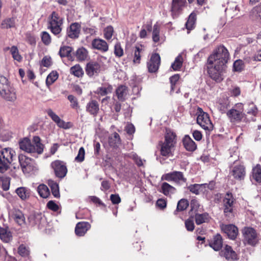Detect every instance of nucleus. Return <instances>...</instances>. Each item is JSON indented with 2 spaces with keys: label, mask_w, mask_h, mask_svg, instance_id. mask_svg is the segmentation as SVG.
I'll return each instance as SVG.
<instances>
[{
  "label": "nucleus",
  "mask_w": 261,
  "mask_h": 261,
  "mask_svg": "<svg viewBox=\"0 0 261 261\" xmlns=\"http://www.w3.org/2000/svg\"><path fill=\"white\" fill-rule=\"evenodd\" d=\"M229 57L227 49L222 45L216 48L209 56L207 59V72L213 80L217 82L223 80Z\"/></svg>",
  "instance_id": "f257e3e1"
},
{
  "label": "nucleus",
  "mask_w": 261,
  "mask_h": 261,
  "mask_svg": "<svg viewBox=\"0 0 261 261\" xmlns=\"http://www.w3.org/2000/svg\"><path fill=\"white\" fill-rule=\"evenodd\" d=\"M176 135L170 130H167L165 136V141L161 146V154L164 156L172 154V150L176 142Z\"/></svg>",
  "instance_id": "f03ea898"
},
{
  "label": "nucleus",
  "mask_w": 261,
  "mask_h": 261,
  "mask_svg": "<svg viewBox=\"0 0 261 261\" xmlns=\"http://www.w3.org/2000/svg\"><path fill=\"white\" fill-rule=\"evenodd\" d=\"M15 151L11 148H4L0 151V172L4 173L9 168L15 158Z\"/></svg>",
  "instance_id": "7ed1b4c3"
},
{
  "label": "nucleus",
  "mask_w": 261,
  "mask_h": 261,
  "mask_svg": "<svg viewBox=\"0 0 261 261\" xmlns=\"http://www.w3.org/2000/svg\"><path fill=\"white\" fill-rule=\"evenodd\" d=\"M242 233L244 244L255 246L258 243L259 240V235L253 228L245 227L242 230Z\"/></svg>",
  "instance_id": "20e7f679"
},
{
  "label": "nucleus",
  "mask_w": 261,
  "mask_h": 261,
  "mask_svg": "<svg viewBox=\"0 0 261 261\" xmlns=\"http://www.w3.org/2000/svg\"><path fill=\"white\" fill-rule=\"evenodd\" d=\"M63 19L59 16V14L53 12L49 18L48 28L55 35H59L62 31Z\"/></svg>",
  "instance_id": "39448f33"
},
{
  "label": "nucleus",
  "mask_w": 261,
  "mask_h": 261,
  "mask_svg": "<svg viewBox=\"0 0 261 261\" xmlns=\"http://www.w3.org/2000/svg\"><path fill=\"white\" fill-rule=\"evenodd\" d=\"M198 111L197 117V123L204 130H212L213 129V124L208 114L204 112L201 108H199Z\"/></svg>",
  "instance_id": "423d86ee"
},
{
  "label": "nucleus",
  "mask_w": 261,
  "mask_h": 261,
  "mask_svg": "<svg viewBox=\"0 0 261 261\" xmlns=\"http://www.w3.org/2000/svg\"><path fill=\"white\" fill-rule=\"evenodd\" d=\"M18 159L22 170L24 173H29L34 170L35 163L31 158L24 155L20 154Z\"/></svg>",
  "instance_id": "0eeeda50"
},
{
  "label": "nucleus",
  "mask_w": 261,
  "mask_h": 261,
  "mask_svg": "<svg viewBox=\"0 0 261 261\" xmlns=\"http://www.w3.org/2000/svg\"><path fill=\"white\" fill-rule=\"evenodd\" d=\"M51 167L54 169L55 175L59 178L64 177L67 172V169L65 164L61 161L56 160L53 162Z\"/></svg>",
  "instance_id": "6e6552de"
},
{
  "label": "nucleus",
  "mask_w": 261,
  "mask_h": 261,
  "mask_svg": "<svg viewBox=\"0 0 261 261\" xmlns=\"http://www.w3.org/2000/svg\"><path fill=\"white\" fill-rule=\"evenodd\" d=\"M162 180L174 181L176 184H180L181 182H186V181L183 173L179 171H173L165 174L162 176Z\"/></svg>",
  "instance_id": "1a4fd4ad"
},
{
  "label": "nucleus",
  "mask_w": 261,
  "mask_h": 261,
  "mask_svg": "<svg viewBox=\"0 0 261 261\" xmlns=\"http://www.w3.org/2000/svg\"><path fill=\"white\" fill-rule=\"evenodd\" d=\"M85 71L86 74L89 77H94L98 75L100 73L101 66L97 62L90 61L87 64Z\"/></svg>",
  "instance_id": "9d476101"
},
{
  "label": "nucleus",
  "mask_w": 261,
  "mask_h": 261,
  "mask_svg": "<svg viewBox=\"0 0 261 261\" xmlns=\"http://www.w3.org/2000/svg\"><path fill=\"white\" fill-rule=\"evenodd\" d=\"M161 63L160 56L158 54H152L149 60L147 63V66L149 72H155L158 71Z\"/></svg>",
  "instance_id": "9b49d317"
},
{
  "label": "nucleus",
  "mask_w": 261,
  "mask_h": 261,
  "mask_svg": "<svg viewBox=\"0 0 261 261\" xmlns=\"http://www.w3.org/2000/svg\"><path fill=\"white\" fill-rule=\"evenodd\" d=\"M186 4V0H172L171 12L173 17H177L181 13Z\"/></svg>",
  "instance_id": "f8f14e48"
},
{
  "label": "nucleus",
  "mask_w": 261,
  "mask_h": 261,
  "mask_svg": "<svg viewBox=\"0 0 261 261\" xmlns=\"http://www.w3.org/2000/svg\"><path fill=\"white\" fill-rule=\"evenodd\" d=\"M143 51V46L141 45H136L133 47L132 54L128 56L127 58L132 61L134 65H138L140 64L141 60V53Z\"/></svg>",
  "instance_id": "ddd939ff"
},
{
  "label": "nucleus",
  "mask_w": 261,
  "mask_h": 261,
  "mask_svg": "<svg viewBox=\"0 0 261 261\" xmlns=\"http://www.w3.org/2000/svg\"><path fill=\"white\" fill-rule=\"evenodd\" d=\"M48 115L51 118L57 126L60 128L67 129L71 127V125L70 122H66L61 119L55 112L51 109H49L47 111Z\"/></svg>",
  "instance_id": "4468645a"
},
{
  "label": "nucleus",
  "mask_w": 261,
  "mask_h": 261,
  "mask_svg": "<svg viewBox=\"0 0 261 261\" xmlns=\"http://www.w3.org/2000/svg\"><path fill=\"white\" fill-rule=\"evenodd\" d=\"M0 95L3 98L7 101H14L16 99L15 89L11 85L0 90Z\"/></svg>",
  "instance_id": "2eb2a0df"
},
{
  "label": "nucleus",
  "mask_w": 261,
  "mask_h": 261,
  "mask_svg": "<svg viewBox=\"0 0 261 261\" xmlns=\"http://www.w3.org/2000/svg\"><path fill=\"white\" fill-rule=\"evenodd\" d=\"M81 26L77 22L71 23L67 29V35L68 37L71 39H76L79 38L81 32Z\"/></svg>",
  "instance_id": "dca6fc26"
},
{
  "label": "nucleus",
  "mask_w": 261,
  "mask_h": 261,
  "mask_svg": "<svg viewBox=\"0 0 261 261\" xmlns=\"http://www.w3.org/2000/svg\"><path fill=\"white\" fill-rule=\"evenodd\" d=\"M222 231L225 233L230 239H234L238 234V229L234 225L228 224L224 225L222 224L221 226Z\"/></svg>",
  "instance_id": "f3484780"
},
{
  "label": "nucleus",
  "mask_w": 261,
  "mask_h": 261,
  "mask_svg": "<svg viewBox=\"0 0 261 261\" xmlns=\"http://www.w3.org/2000/svg\"><path fill=\"white\" fill-rule=\"evenodd\" d=\"M230 174L236 179L241 180L245 176V168L243 165L235 166L231 170Z\"/></svg>",
  "instance_id": "a211bd4d"
},
{
  "label": "nucleus",
  "mask_w": 261,
  "mask_h": 261,
  "mask_svg": "<svg viewBox=\"0 0 261 261\" xmlns=\"http://www.w3.org/2000/svg\"><path fill=\"white\" fill-rule=\"evenodd\" d=\"M226 115L231 122L241 121L244 115L242 111L234 109H231L228 111Z\"/></svg>",
  "instance_id": "6ab92c4d"
},
{
  "label": "nucleus",
  "mask_w": 261,
  "mask_h": 261,
  "mask_svg": "<svg viewBox=\"0 0 261 261\" xmlns=\"http://www.w3.org/2000/svg\"><path fill=\"white\" fill-rule=\"evenodd\" d=\"M220 254L225 257L228 261H234L237 259V254L233 250L231 247L226 245L224 248L220 252Z\"/></svg>",
  "instance_id": "aec40b11"
},
{
  "label": "nucleus",
  "mask_w": 261,
  "mask_h": 261,
  "mask_svg": "<svg viewBox=\"0 0 261 261\" xmlns=\"http://www.w3.org/2000/svg\"><path fill=\"white\" fill-rule=\"evenodd\" d=\"M91 225L87 222H79L75 228V233L78 236H83L90 228Z\"/></svg>",
  "instance_id": "412c9836"
},
{
  "label": "nucleus",
  "mask_w": 261,
  "mask_h": 261,
  "mask_svg": "<svg viewBox=\"0 0 261 261\" xmlns=\"http://www.w3.org/2000/svg\"><path fill=\"white\" fill-rule=\"evenodd\" d=\"M99 110V104L95 100H91L86 106V111L90 114L96 116Z\"/></svg>",
  "instance_id": "4be33fe9"
},
{
  "label": "nucleus",
  "mask_w": 261,
  "mask_h": 261,
  "mask_svg": "<svg viewBox=\"0 0 261 261\" xmlns=\"http://www.w3.org/2000/svg\"><path fill=\"white\" fill-rule=\"evenodd\" d=\"M92 45L93 48L102 52H106L109 49L108 44L107 42L100 39H94L92 41Z\"/></svg>",
  "instance_id": "5701e85b"
},
{
  "label": "nucleus",
  "mask_w": 261,
  "mask_h": 261,
  "mask_svg": "<svg viewBox=\"0 0 261 261\" xmlns=\"http://www.w3.org/2000/svg\"><path fill=\"white\" fill-rule=\"evenodd\" d=\"M20 148L28 153H34V148L33 147L30 140L25 138L23 139L19 143Z\"/></svg>",
  "instance_id": "b1692460"
},
{
  "label": "nucleus",
  "mask_w": 261,
  "mask_h": 261,
  "mask_svg": "<svg viewBox=\"0 0 261 261\" xmlns=\"http://www.w3.org/2000/svg\"><path fill=\"white\" fill-rule=\"evenodd\" d=\"M183 145L185 149L189 151H194L197 148L195 142L189 137L186 135L182 140Z\"/></svg>",
  "instance_id": "393cba45"
},
{
  "label": "nucleus",
  "mask_w": 261,
  "mask_h": 261,
  "mask_svg": "<svg viewBox=\"0 0 261 261\" xmlns=\"http://www.w3.org/2000/svg\"><path fill=\"white\" fill-rule=\"evenodd\" d=\"M176 189L167 182L162 183L160 192L166 196H171L175 193Z\"/></svg>",
  "instance_id": "a878e982"
},
{
  "label": "nucleus",
  "mask_w": 261,
  "mask_h": 261,
  "mask_svg": "<svg viewBox=\"0 0 261 261\" xmlns=\"http://www.w3.org/2000/svg\"><path fill=\"white\" fill-rule=\"evenodd\" d=\"M12 217L20 226L25 224V217L22 213L18 210H14L12 213Z\"/></svg>",
  "instance_id": "bb28decb"
},
{
  "label": "nucleus",
  "mask_w": 261,
  "mask_h": 261,
  "mask_svg": "<svg viewBox=\"0 0 261 261\" xmlns=\"http://www.w3.org/2000/svg\"><path fill=\"white\" fill-rule=\"evenodd\" d=\"M0 239L5 243H9L12 240V234L8 228L0 227Z\"/></svg>",
  "instance_id": "cd10ccee"
},
{
  "label": "nucleus",
  "mask_w": 261,
  "mask_h": 261,
  "mask_svg": "<svg viewBox=\"0 0 261 261\" xmlns=\"http://www.w3.org/2000/svg\"><path fill=\"white\" fill-rule=\"evenodd\" d=\"M222 238L220 234H217L213 238V240L210 243V246L215 250H219L222 247Z\"/></svg>",
  "instance_id": "c85d7f7f"
},
{
  "label": "nucleus",
  "mask_w": 261,
  "mask_h": 261,
  "mask_svg": "<svg viewBox=\"0 0 261 261\" xmlns=\"http://www.w3.org/2000/svg\"><path fill=\"white\" fill-rule=\"evenodd\" d=\"M203 188L204 186L202 184H193L188 187V189L192 193L199 195L201 193H205Z\"/></svg>",
  "instance_id": "c756f323"
},
{
  "label": "nucleus",
  "mask_w": 261,
  "mask_h": 261,
  "mask_svg": "<svg viewBox=\"0 0 261 261\" xmlns=\"http://www.w3.org/2000/svg\"><path fill=\"white\" fill-rule=\"evenodd\" d=\"M33 142L34 152H37L38 154L42 153L43 151V145L40 142V138L38 136H35L33 137Z\"/></svg>",
  "instance_id": "7c9ffc66"
},
{
  "label": "nucleus",
  "mask_w": 261,
  "mask_h": 261,
  "mask_svg": "<svg viewBox=\"0 0 261 261\" xmlns=\"http://www.w3.org/2000/svg\"><path fill=\"white\" fill-rule=\"evenodd\" d=\"M48 185L50 187L51 192L56 198L60 197V192L58 184L51 179L48 180Z\"/></svg>",
  "instance_id": "2f4dec72"
},
{
  "label": "nucleus",
  "mask_w": 261,
  "mask_h": 261,
  "mask_svg": "<svg viewBox=\"0 0 261 261\" xmlns=\"http://www.w3.org/2000/svg\"><path fill=\"white\" fill-rule=\"evenodd\" d=\"M17 195L22 200H25L29 197L30 191L28 189L25 187H19L16 189L15 191Z\"/></svg>",
  "instance_id": "473e14b6"
},
{
  "label": "nucleus",
  "mask_w": 261,
  "mask_h": 261,
  "mask_svg": "<svg viewBox=\"0 0 261 261\" xmlns=\"http://www.w3.org/2000/svg\"><path fill=\"white\" fill-rule=\"evenodd\" d=\"M127 87L125 86H120L118 87L116 91V94L119 100L123 101L127 95Z\"/></svg>",
  "instance_id": "72a5a7b5"
},
{
  "label": "nucleus",
  "mask_w": 261,
  "mask_h": 261,
  "mask_svg": "<svg viewBox=\"0 0 261 261\" xmlns=\"http://www.w3.org/2000/svg\"><path fill=\"white\" fill-rule=\"evenodd\" d=\"M184 59L181 54H179L175 58L174 62L171 64V67L174 71L180 69L182 67Z\"/></svg>",
  "instance_id": "f704fd0d"
},
{
  "label": "nucleus",
  "mask_w": 261,
  "mask_h": 261,
  "mask_svg": "<svg viewBox=\"0 0 261 261\" xmlns=\"http://www.w3.org/2000/svg\"><path fill=\"white\" fill-rule=\"evenodd\" d=\"M37 192L40 197L43 198H46L50 194L48 187L44 184H41L37 188Z\"/></svg>",
  "instance_id": "c9c22d12"
},
{
  "label": "nucleus",
  "mask_w": 261,
  "mask_h": 261,
  "mask_svg": "<svg viewBox=\"0 0 261 261\" xmlns=\"http://www.w3.org/2000/svg\"><path fill=\"white\" fill-rule=\"evenodd\" d=\"M209 218L208 214L206 213L201 214H196L195 216V222L197 225L207 222L209 220Z\"/></svg>",
  "instance_id": "e433bc0d"
},
{
  "label": "nucleus",
  "mask_w": 261,
  "mask_h": 261,
  "mask_svg": "<svg viewBox=\"0 0 261 261\" xmlns=\"http://www.w3.org/2000/svg\"><path fill=\"white\" fill-rule=\"evenodd\" d=\"M120 143V138L119 134L114 133L109 137V143L113 147L117 146Z\"/></svg>",
  "instance_id": "4c0bfd02"
},
{
  "label": "nucleus",
  "mask_w": 261,
  "mask_h": 261,
  "mask_svg": "<svg viewBox=\"0 0 261 261\" xmlns=\"http://www.w3.org/2000/svg\"><path fill=\"white\" fill-rule=\"evenodd\" d=\"M218 109L221 112L224 113L229 107V101L228 99L224 98L222 100H220L218 103Z\"/></svg>",
  "instance_id": "58836bf2"
},
{
  "label": "nucleus",
  "mask_w": 261,
  "mask_h": 261,
  "mask_svg": "<svg viewBox=\"0 0 261 261\" xmlns=\"http://www.w3.org/2000/svg\"><path fill=\"white\" fill-rule=\"evenodd\" d=\"M252 178L257 182H261V166L257 164L252 169Z\"/></svg>",
  "instance_id": "ea45409f"
},
{
  "label": "nucleus",
  "mask_w": 261,
  "mask_h": 261,
  "mask_svg": "<svg viewBox=\"0 0 261 261\" xmlns=\"http://www.w3.org/2000/svg\"><path fill=\"white\" fill-rule=\"evenodd\" d=\"M75 56L77 60L83 61L88 57V51L85 48L81 47L76 50Z\"/></svg>",
  "instance_id": "a19ab883"
},
{
  "label": "nucleus",
  "mask_w": 261,
  "mask_h": 261,
  "mask_svg": "<svg viewBox=\"0 0 261 261\" xmlns=\"http://www.w3.org/2000/svg\"><path fill=\"white\" fill-rule=\"evenodd\" d=\"M113 87L111 85H105L97 90V93L101 96H105L112 92Z\"/></svg>",
  "instance_id": "79ce46f5"
},
{
  "label": "nucleus",
  "mask_w": 261,
  "mask_h": 261,
  "mask_svg": "<svg viewBox=\"0 0 261 261\" xmlns=\"http://www.w3.org/2000/svg\"><path fill=\"white\" fill-rule=\"evenodd\" d=\"M70 73L78 77H82L84 74V71L81 66L76 64L70 68Z\"/></svg>",
  "instance_id": "37998d69"
},
{
  "label": "nucleus",
  "mask_w": 261,
  "mask_h": 261,
  "mask_svg": "<svg viewBox=\"0 0 261 261\" xmlns=\"http://www.w3.org/2000/svg\"><path fill=\"white\" fill-rule=\"evenodd\" d=\"M196 21V14L192 13L189 16L188 19L186 23V27L188 30H192L195 26Z\"/></svg>",
  "instance_id": "c03bdc74"
},
{
  "label": "nucleus",
  "mask_w": 261,
  "mask_h": 261,
  "mask_svg": "<svg viewBox=\"0 0 261 261\" xmlns=\"http://www.w3.org/2000/svg\"><path fill=\"white\" fill-rule=\"evenodd\" d=\"M11 54L14 60L20 62L22 60V57L20 55L19 50L16 46H12L10 48Z\"/></svg>",
  "instance_id": "a18cd8bd"
},
{
  "label": "nucleus",
  "mask_w": 261,
  "mask_h": 261,
  "mask_svg": "<svg viewBox=\"0 0 261 261\" xmlns=\"http://www.w3.org/2000/svg\"><path fill=\"white\" fill-rule=\"evenodd\" d=\"M59 74L57 71H52L47 76L46 84L48 87L52 85L58 78Z\"/></svg>",
  "instance_id": "49530a36"
},
{
  "label": "nucleus",
  "mask_w": 261,
  "mask_h": 261,
  "mask_svg": "<svg viewBox=\"0 0 261 261\" xmlns=\"http://www.w3.org/2000/svg\"><path fill=\"white\" fill-rule=\"evenodd\" d=\"M18 253L22 257H27L30 255V251L28 247L21 244L18 248Z\"/></svg>",
  "instance_id": "de8ad7c7"
},
{
  "label": "nucleus",
  "mask_w": 261,
  "mask_h": 261,
  "mask_svg": "<svg viewBox=\"0 0 261 261\" xmlns=\"http://www.w3.org/2000/svg\"><path fill=\"white\" fill-rule=\"evenodd\" d=\"M72 51V47L68 46H63L60 47L59 54L61 57H69L70 56Z\"/></svg>",
  "instance_id": "09e8293b"
},
{
  "label": "nucleus",
  "mask_w": 261,
  "mask_h": 261,
  "mask_svg": "<svg viewBox=\"0 0 261 261\" xmlns=\"http://www.w3.org/2000/svg\"><path fill=\"white\" fill-rule=\"evenodd\" d=\"M160 25L156 23L153 25L152 31V40L155 43L158 42L160 40Z\"/></svg>",
  "instance_id": "8fccbe9b"
},
{
  "label": "nucleus",
  "mask_w": 261,
  "mask_h": 261,
  "mask_svg": "<svg viewBox=\"0 0 261 261\" xmlns=\"http://www.w3.org/2000/svg\"><path fill=\"white\" fill-rule=\"evenodd\" d=\"M113 33H114V29H113V27L111 25H109V26L107 27L103 30L104 37L107 40L111 39L112 37Z\"/></svg>",
  "instance_id": "3c124183"
},
{
  "label": "nucleus",
  "mask_w": 261,
  "mask_h": 261,
  "mask_svg": "<svg viewBox=\"0 0 261 261\" xmlns=\"http://www.w3.org/2000/svg\"><path fill=\"white\" fill-rule=\"evenodd\" d=\"M189 205V202L187 199H181L178 201L177 203L176 210L178 211H182L186 210Z\"/></svg>",
  "instance_id": "603ef678"
},
{
  "label": "nucleus",
  "mask_w": 261,
  "mask_h": 261,
  "mask_svg": "<svg viewBox=\"0 0 261 261\" xmlns=\"http://www.w3.org/2000/svg\"><path fill=\"white\" fill-rule=\"evenodd\" d=\"M247 113L253 116H256L258 113V110L256 106L253 103H249L247 109Z\"/></svg>",
  "instance_id": "864d4df0"
},
{
  "label": "nucleus",
  "mask_w": 261,
  "mask_h": 261,
  "mask_svg": "<svg viewBox=\"0 0 261 261\" xmlns=\"http://www.w3.org/2000/svg\"><path fill=\"white\" fill-rule=\"evenodd\" d=\"M4 28L8 29L15 27V20L13 18H8L4 20L2 23Z\"/></svg>",
  "instance_id": "5fc2aeb1"
},
{
  "label": "nucleus",
  "mask_w": 261,
  "mask_h": 261,
  "mask_svg": "<svg viewBox=\"0 0 261 261\" xmlns=\"http://www.w3.org/2000/svg\"><path fill=\"white\" fill-rule=\"evenodd\" d=\"M8 80L3 75H0V90L4 89L11 86Z\"/></svg>",
  "instance_id": "6e6d98bb"
},
{
  "label": "nucleus",
  "mask_w": 261,
  "mask_h": 261,
  "mask_svg": "<svg viewBox=\"0 0 261 261\" xmlns=\"http://www.w3.org/2000/svg\"><path fill=\"white\" fill-rule=\"evenodd\" d=\"M234 199L231 194L227 193L225 196L224 200V205L232 206H233Z\"/></svg>",
  "instance_id": "4d7b16f0"
},
{
  "label": "nucleus",
  "mask_w": 261,
  "mask_h": 261,
  "mask_svg": "<svg viewBox=\"0 0 261 261\" xmlns=\"http://www.w3.org/2000/svg\"><path fill=\"white\" fill-rule=\"evenodd\" d=\"M41 40L43 43L48 45L51 43V37L47 32H43L41 34Z\"/></svg>",
  "instance_id": "13d9d810"
},
{
  "label": "nucleus",
  "mask_w": 261,
  "mask_h": 261,
  "mask_svg": "<svg viewBox=\"0 0 261 261\" xmlns=\"http://www.w3.org/2000/svg\"><path fill=\"white\" fill-rule=\"evenodd\" d=\"M128 156L134 160L138 166L143 165V161L136 153L132 152L128 155Z\"/></svg>",
  "instance_id": "bf43d9fd"
},
{
  "label": "nucleus",
  "mask_w": 261,
  "mask_h": 261,
  "mask_svg": "<svg viewBox=\"0 0 261 261\" xmlns=\"http://www.w3.org/2000/svg\"><path fill=\"white\" fill-rule=\"evenodd\" d=\"M85 154V149L84 147H81L79 150L77 156L75 158V161L79 163L82 162L84 160Z\"/></svg>",
  "instance_id": "052dcab7"
},
{
  "label": "nucleus",
  "mask_w": 261,
  "mask_h": 261,
  "mask_svg": "<svg viewBox=\"0 0 261 261\" xmlns=\"http://www.w3.org/2000/svg\"><path fill=\"white\" fill-rule=\"evenodd\" d=\"M114 54L116 57H121L123 55V50L120 44V43H117L114 46Z\"/></svg>",
  "instance_id": "680f3d73"
},
{
  "label": "nucleus",
  "mask_w": 261,
  "mask_h": 261,
  "mask_svg": "<svg viewBox=\"0 0 261 261\" xmlns=\"http://www.w3.org/2000/svg\"><path fill=\"white\" fill-rule=\"evenodd\" d=\"M88 199H89L90 201L92 202L93 203L97 204L99 206H101L104 208H106V204L103 203L101 200L98 198L96 196H89L88 197Z\"/></svg>",
  "instance_id": "e2e57ef3"
},
{
  "label": "nucleus",
  "mask_w": 261,
  "mask_h": 261,
  "mask_svg": "<svg viewBox=\"0 0 261 261\" xmlns=\"http://www.w3.org/2000/svg\"><path fill=\"white\" fill-rule=\"evenodd\" d=\"M40 216L38 215H36L34 214L30 215L28 218V221L29 223L32 225L36 224L40 220Z\"/></svg>",
  "instance_id": "0e129e2a"
},
{
  "label": "nucleus",
  "mask_w": 261,
  "mask_h": 261,
  "mask_svg": "<svg viewBox=\"0 0 261 261\" xmlns=\"http://www.w3.org/2000/svg\"><path fill=\"white\" fill-rule=\"evenodd\" d=\"M68 99L70 101V102L71 103V107L73 109H77L79 108V106L77 100L73 95H68Z\"/></svg>",
  "instance_id": "69168bd1"
},
{
  "label": "nucleus",
  "mask_w": 261,
  "mask_h": 261,
  "mask_svg": "<svg viewBox=\"0 0 261 261\" xmlns=\"http://www.w3.org/2000/svg\"><path fill=\"white\" fill-rule=\"evenodd\" d=\"M244 67L243 62L241 60H237L233 63V68L236 71H241Z\"/></svg>",
  "instance_id": "338daca9"
},
{
  "label": "nucleus",
  "mask_w": 261,
  "mask_h": 261,
  "mask_svg": "<svg viewBox=\"0 0 261 261\" xmlns=\"http://www.w3.org/2000/svg\"><path fill=\"white\" fill-rule=\"evenodd\" d=\"M253 12L255 13L257 19L261 22V3L254 8Z\"/></svg>",
  "instance_id": "774afa93"
}]
</instances>
